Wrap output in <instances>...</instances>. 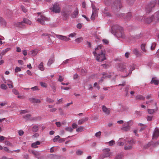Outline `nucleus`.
Segmentation results:
<instances>
[{"instance_id": "nucleus-1", "label": "nucleus", "mask_w": 159, "mask_h": 159, "mask_svg": "<svg viewBox=\"0 0 159 159\" xmlns=\"http://www.w3.org/2000/svg\"><path fill=\"white\" fill-rule=\"evenodd\" d=\"M117 69L120 71L126 73V75L124 76L125 77L130 75L132 71L135 69V67L134 64L129 65L125 63L119 64Z\"/></svg>"}, {"instance_id": "nucleus-2", "label": "nucleus", "mask_w": 159, "mask_h": 159, "mask_svg": "<svg viewBox=\"0 0 159 159\" xmlns=\"http://www.w3.org/2000/svg\"><path fill=\"white\" fill-rule=\"evenodd\" d=\"M102 46H98L95 49V51L93 53L96 57V60L98 62H102L106 59L105 51L102 49Z\"/></svg>"}, {"instance_id": "nucleus-3", "label": "nucleus", "mask_w": 159, "mask_h": 159, "mask_svg": "<svg viewBox=\"0 0 159 159\" xmlns=\"http://www.w3.org/2000/svg\"><path fill=\"white\" fill-rule=\"evenodd\" d=\"M146 23L149 24L152 21L155 22L159 21V10L156 12L153 15L149 16L145 20Z\"/></svg>"}, {"instance_id": "nucleus-4", "label": "nucleus", "mask_w": 159, "mask_h": 159, "mask_svg": "<svg viewBox=\"0 0 159 159\" xmlns=\"http://www.w3.org/2000/svg\"><path fill=\"white\" fill-rule=\"evenodd\" d=\"M112 9L115 11H119L122 7L120 0H115L111 5Z\"/></svg>"}, {"instance_id": "nucleus-5", "label": "nucleus", "mask_w": 159, "mask_h": 159, "mask_svg": "<svg viewBox=\"0 0 159 159\" xmlns=\"http://www.w3.org/2000/svg\"><path fill=\"white\" fill-rule=\"evenodd\" d=\"M133 122L132 120H130L127 122H125L122 127L120 128L121 130L125 131H128L130 129V127L133 124Z\"/></svg>"}, {"instance_id": "nucleus-6", "label": "nucleus", "mask_w": 159, "mask_h": 159, "mask_svg": "<svg viewBox=\"0 0 159 159\" xmlns=\"http://www.w3.org/2000/svg\"><path fill=\"white\" fill-rule=\"evenodd\" d=\"M149 105H154L155 107V108L153 109H148V112L150 114H153L154 113L156 112L157 110V103L155 102L153 100H151L150 101H147L146 102V104H149Z\"/></svg>"}, {"instance_id": "nucleus-7", "label": "nucleus", "mask_w": 159, "mask_h": 159, "mask_svg": "<svg viewBox=\"0 0 159 159\" xmlns=\"http://www.w3.org/2000/svg\"><path fill=\"white\" fill-rule=\"evenodd\" d=\"M157 2L156 1H153L151 2L147 6L145 11L147 13H149L153 10L154 7L156 5Z\"/></svg>"}, {"instance_id": "nucleus-8", "label": "nucleus", "mask_w": 159, "mask_h": 159, "mask_svg": "<svg viewBox=\"0 0 159 159\" xmlns=\"http://www.w3.org/2000/svg\"><path fill=\"white\" fill-rule=\"evenodd\" d=\"M103 153L101 158L102 159L106 157H110L112 156V152H110V149L106 148L102 150Z\"/></svg>"}, {"instance_id": "nucleus-9", "label": "nucleus", "mask_w": 159, "mask_h": 159, "mask_svg": "<svg viewBox=\"0 0 159 159\" xmlns=\"http://www.w3.org/2000/svg\"><path fill=\"white\" fill-rule=\"evenodd\" d=\"M38 14H39V15L37 21L39 23H40L42 25H44V21H47L49 20V18L45 17L43 15H41L40 13L39 12L38 13Z\"/></svg>"}, {"instance_id": "nucleus-10", "label": "nucleus", "mask_w": 159, "mask_h": 159, "mask_svg": "<svg viewBox=\"0 0 159 159\" xmlns=\"http://www.w3.org/2000/svg\"><path fill=\"white\" fill-rule=\"evenodd\" d=\"M52 11L56 13H58L60 12L61 11V8L58 3H56L53 5Z\"/></svg>"}, {"instance_id": "nucleus-11", "label": "nucleus", "mask_w": 159, "mask_h": 159, "mask_svg": "<svg viewBox=\"0 0 159 159\" xmlns=\"http://www.w3.org/2000/svg\"><path fill=\"white\" fill-rule=\"evenodd\" d=\"M116 35L118 38H121L124 39L125 37V35L124 34L123 28H120L119 30H117V32L115 33Z\"/></svg>"}, {"instance_id": "nucleus-12", "label": "nucleus", "mask_w": 159, "mask_h": 159, "mask_svg": "<svg viewBox=\"0 0 159 159\" xmlns=\"http://www.w3.org/2000/svg\"><path fill=\"white\" fill-rule=\"evenodd\" d=\"M70 11L67 10H63L62 12V15L63 17V20H66L69 17Z\"/></svg>"}, {"instance_id": "nucleus-13", "label": "nucleus", "mask_w": 159, "mask_h": 159, "mask_svg": "<svg viewBox=\"0 0 159 159\" xmlns=\"http://www.w3.org/2000/svg\"><path fill=\"white\" fill-rule=\"evenodd\" d=\"M120 28H122L118 25L117 24L114 25L111 27V30L112 32V33L113 34H115L117 32V30L120 29Z\"/></svg>"}, {"instance_id": "nucleus-14", "label": "nucleus", "mask_w": 159, "mask_h": 159, "mask_svg": "<svg viewBox=\"0 0 159 159\" xmlns=\"http://www.w3.org/2000/svg\"><path fill=\"white\" fill-rule=\"evenodd\" d=\"M131 14L130 13H127L125 15L123 13H121L120 16V17H122L126 20H130L131 17Z\"/></svg>"}, {"instance_id": "nucleus-15", "label": "nucleus", "mask_w": 159, "mask_h": 159, "mask_svg": "<svg viewBox=\"0 0 159 159\" xmlns=\"http://www.w3.org/2000/svg\"><path fill=\"white\" fill-rule=\"evenodd\" d=\"M56 36L58 39L64 41H67L70 40V38L61 35L56 34Z\"/></svg>"}, {"instance_id": "nucleus-16", "label": "nucleus", "mask_w": 159, "mask_h": 159, "mask_svg": "<svg viewBox=\"0 0 159 159\" xmlns=\"http://www.w3.org/2000/svg\"><path fill=\"white\" fill-rule=\"evenodd\" d=\"M159 135V131L157 128H156L153 132L152 139H157Z\"/></svg>"}, {"instance_id": "nucleus-17", "label": "nucleus", "mask_w": 159, "mask_h": 159, "mask_svg": "<svg viewBox=\"0 0 159 159\" xmlns=\"http://www.w3.org/2000/svg\"><path fill=\"white\" fill-rule=\"evenodd\" d=\"M30 153L32 154L37 158L40 159V153L37 151H35L34 150H31L30 152Z\"/></svg>"}, {"instance_id": "nucleus-18", "label": "nucleus", "mask_w": 159, "mask_h": 159, "mask_svg": "<svg viewBox=\"0 0 159 159\" xmlns=\"http://www.w3.org/2000/svg\"><path fill=\"white\" fill-rule=\"evenodd\" d=\"M102 111L107 115H109L110 113V109L107 108L104 105L102 106Z\"/></svg>"}, {"instance_id": "nucleus-19", "label": "nucleus", "mask_w": 159, "mask_h": 159, "mask_svg": "<svg viewBox=\"0 0 159 159\" xmlns=\"http://www.w3.org/2000/svg\"><path fill=\"white\" fill-rule=\"evenodd\" d=\"M29 100L30 102L32 103H40L41 102V101L40 99H37L33 97L30 98Z\"/></svg>"}, {"instance_id": "nucleus-20", "label": "nucleus", "mask_w": 159, "mask_h": 159, "mask_svg": "<svg viewBox=\"0 0 159 159\" xmlns=\"http://www.w3.org/2000/svg\"><path fill=\"white\" fill-rule=\"evenodd\" d=\"M102 75H103V76L102 77H101V80H100L99 81V83L102 82L103 81L105 77L110 78L111 77V75H107L106 72H103L102 73Z\"/></svg>"}, {"instance_id": "nucleus-21", "label": "nucleus", "mask_w": 159, "mask_h": 159, "mask_svg": "<svg viewBox=\"0 0 159 159\" xmlns=\"http://www.w3.org/2000/svg\"><path fill=\"white\" fill-rule=\"evenodd\" d=\"M78 14V10L77 8L74 11V12L71 15V17L73 18H75L77 17Z\"/></svg>"}, {"instance_id": "nucleus-22", "label": "nucleus", "mask_w": 159, "mask_h": 159, "mask_svg": "<svg viewBox=\"0 0 159 159\" xmlns=\"http://www.w3.org/2000/svg\"><path fill=\"white\" fill-rule=\"evenodd\" d=\"M41 144V142L39 141H37L32 143L31 147L34 148H37L38 147V146Z\"/></svg>"}, {"instance_id": "nucleus-23", "label": "nucleus", "mask_w": 159, "mask_h": 159, "mask_svg": "<svg viewBox=\"0 0 159 159\" xmlns=\"http://www.w3.org/2000/svg\"><path fill=\"white\" fill-rule=\"evenodd\" d=\"M38 52V50L34 49L30 51V52L29 53V54L32 56H35L37 54Z\"/></svg>"}, {"instance_id": "nucleus-24", "label": "nucleus", "mask_w": 159, "mask_h": 159, "mask_svg": "<svg viewBox=\"0 0 159 159\" xmlns=\"http://www.w3.org/2000/svg\"><path fill=\"white\" fill-rule=\"evenodd\" d=\"M133 53L137 57H139L141 56V53L139 52V50L135 48L133 50Z\"/></svg>"}, {"instance_id": "nucleus-25", "label": "nucleus", "mask_w": 159, "mask_h": 159, "mask_svg": "<svg viewBox=\"0 0 159 159\" xmlns=\"http://www.w3.org/2000/svg\"><path fill=\"white\" fill-rule=\"evenodd\" d=\"M88 120V117H85V118L81 119L78 121V124L79 125H81L85 122L87 121Z\"/></svg>"}, {"instance_id": "nucleus-26", "label": "nucleus", "mask_w": 159, "mask_h": 159, "mask_svg": "<svg viewBox=\"0 0 159 159\" xmlns=\"http://www.w3.org/2000/svg\"><path fill=\"white\" fill-rule=\"evenodd\" d=\"M146 46V44L145 43H142L140 46L141 48L144 52H147V50L145 48Z\"/></svg>"}, {"instance_id": "nucleus-27", "label": "nucleus", "mask_w": 159, "mask_h": 159, "mask_svg": "<svg viewBox=\"0 0 159 159\" xmlns=\"http://www.w3.org/2000/svg\"><path fill=\"white\" fill-rule=\"evenodd\" d=\"M54 61V57H52L49 58L47 63L48 66H50Z\"/></svg>"}, {"instance_id": "nucleus-28", "label": "nucleus", "mask_w": 159, "mask_h": 159, "mask_svg": "<svg viewBox=\"0 0 159 159\" xmlns=\"http://www.w3.org/2000/svg\"><path fill=\"white\" fill-rule=\"evenodd\" d=\"M92 7L93 8L92 14L94 13V15L97 16V11L96 8H95L94 6H92Z\"/></svg>"}, {"instance_id": "nucleus-29", "label": "nucleus", "mask_w": 159, "mask_h": 159, "mask_svg": "<svg viewBox=\"0 0 159 159\" xmlns=\"http://www.w3.org/2000/svg\"><path fill=\"white\" fill-rule=\"evenodd\" d=\"M39 69L43 71L44 70V69L43 66V63L41 62L38 66Z\"/></svg>"}, {"instance_id": "nucleus-30", "label": "nucleus", "mask_w": 159, "mask_h": 159, "mask_svg": "<svg viewBox=\"0 0 159 159\" xmlns=\"http://www.w3.org/2000/svg\"><path fill=\"white\" fill-rule=\"evenodd\" d=\"M22 22L23 23H24L29 25L31 24V22L28 19L26 18L24 19Z\"/></svg>"}, {"instance_id": "nucleus-31", "label": "nucleus", "mask_w": 159, "mask_h": 159, "mask_svg": "<svg viewBox=\"0 0 159 159\" xmlns=\"http://www.w3.org/2000/svg\"><path fill=\"white\" fill-rule=\"evenodd\" d=\"M10 50V48H8L5 49L4 50H3L2 51V52L1 53V54L2 56L6 54V53L8 51H9Z\"/></svg>"}, {"instance_id": "nucleus-32", "label": "nucleus", "mask_w": 159, "mask_h": 159, "mask_svg": "<svg viewBox=\"0 0 159 159\" xmlns=\"http://www.w3.org/2000/svg\"><path fill=\"white\" fill-rule=\"evenodd\" d=\"M31 115L30 114H27L23 116V118L26 120H30Z\"/></svg>"}, {"instance_id": "nucleus-33", "label": "nucleus", "mask_w": 159, "mask_h": 159, "mask_svg": "<svg viewBox=\"0 0 159 159\" xmlns=\"http://www.w3.org/2000/svg\"><path fill=\"white\" fill-rule=\"evenodd\" d=\"M15 25L17 27H21L23 25V22H21L16 23H15Z\"/></svg>"}, {"instance_id": "nucleus-34", "label": "nucleus", "mask_w": 159, "mask_h": 159, "mask_svg": "<svg viewBox=\"0 0 159 159\" xmlns=\"http://www.w3.org/2000/svg\"><path fill=\"white\" fill-rule=\"evenodd\" d=\"M151 83L154 84L155 85H157L159 83V81L157 80L152 79L151 81Z\"/></svg>"}, {"instance_id": "nucleus-35", "label": "nucleus", "mask_w": 159, "mask_h": 159, "mask_svg": "<svg viewBox=\"0 0 159 159\" xmlns=\"http://www.w3.org/2000/svg\"><path fill=\"white\" fill-rule=\"evenodd\" d=\"M136 99L138 100H143L144 99V97L141 95H138L136 97Z\"/></svg>"}, {"instance_id": "nucleus-36", "label": "nucleus", "mask_w": 159, "mask_h": 159, "mask_svg": "<svg viewBox=\"0 0 159 159\" xmlns=\"http://www.w3.org/2000/svg\"><path fill=\"white\" fill-rule=\"evenodd\" d=\"M123 155L121 154L117 155L115 157V159H122Z\"/></svg>"}, {"instance_id": "nucleus-37", "label": "nucleus", "mask_w": 159, "mask_h": 159, "mask_svg": "<svg viewBox=\"0 0 159 159\" xmlns=\"http://www.w3.org/2000/svg\"><path fill=\"white\" fill-rule=\"evenodd\" d=\"M38 127L37 125H35L33 126L32 130L34 132H36L38 130Z\"/></svg>"}, {"instance_id": "nucleus-38", "label": "nucleus", "mask_w": 159, "mask_h": 159, "mask_svg": "<svg viewBox=\"0 0 159 159\" xmlns=\"http://www.w3.org/2000/svg\"><path fill=\"white\" fill-rule=\"evenodd\" d=\"M142 36V34L141 33H140L139 34L135 35L134 38L135 39H138L140 38Z\"/></svg>"}, {"instance_id": "nucleus-39", "label": "nucleus", "mask_w": 159, "mask_h": 159, "mask_svg": "<svg viewBox=\"0 0 159 159\" xmlns=\"http://www.w3.org/2000/svg\"><path fill=\"white\" fill-rule=\"evenodd\" d=\"M0 24L6 25V22L5 20L2 18L0 17Z\"/></svg>"}, {"instance_id": "nucleus-40", "label": "nucleus", "mask_w": 159, "mask_h": 159, "mask_svg": "<svg viewBox=\"0 0 159 159\" xmlns=\"http://www.w3.org/2000/svg\"><path fill=\"white\" fill-rule=\"evenodd\" d=\"M84 128V127L83 126H80L76 129V131L77 132H82Z\"/></svg>"}, {"instance_id": "nucleus-41", "label": "nucleus", "mask_w": 159, "mask_h": 159, "mask_svg": "<svg viewBox=\"0 0 159 159\" xmlns=\"http://www.w3.org/2000/svg\"><path fill=\"white\" fill-rule=\"evenodd\" d=\"M83 40L82 37H80L76 39L75 40V41L77 43L81 42Z\"/></svg>"}, {"instance_id": "nucleus-42", "label": "nucleus", "mask_w": 159, "mask_h": 159, "mask_svg": "<svg viewBox=\"0 0 159 159\" xmlns=\"http://www.w3.org/2000/svg\"><path fill=\"white\" fill-rule=\"evenodd\" d=\"M65 130L70 132H72L73 131V129L71 127H67L65 128Z\"/></svg>"}, {"instance_id": "nucleus-43", "label": "nucleus", "mask_w": 159, "mask_h": 159, "mask_svg": "<svg viewBox=\"0 0 159 159\" xmlns=\"http://www.w3.org/2000/svg\"><path fill=\"white\" fill-rule=\"evenodd\" d=\"M71 59H67L63 61L61 65H64L66 64L69 62L70 61Z\"/></svg>"}, {"instance_id": "nucleus-44", "label": "nucleus", "mask_w": 159, "mask_h": 159, "mask_svg": "<svg viewBox=\"0 0 159 159\" xmlns=\"http://www.w3.org/2000/svg\"><path fill=\"white\" fill-rule=\"evenodd\" d=\"M132 147L131 145H129L128 146H125L124 147V149L125 150L131 149L132 148Z\"/></svg>"}, {"instance_id": "nucleus-45", "label": "nucleus", "mask_w": 159, "mask_h": 159, "mask_svg": "<svg viewBox=\"0 0 159 159\" xmlns=\"http://www.w3.org/2000/svg\"><path fill=\"white\" fill-rule=\"evenodd\" d=\"M20 114H21L28 113L29 111L27 110H21L20 111Z\"/></svg>"}, {"instance_id": "nucleus-46", "label": "nucleus", "mask_w": 159, "mask_h": 159, "mask_svg": "<svg viewBox=\"0 0 159 159\" xmlns=\"http://www.w3.org/2000/svg\"><path fill=\"white\" fill-rule=\"evenodd\" d=\"M60 136L59 135L56 136L53 139V141L54 142H56L57 141L58 139L60 138Z\"/></svg>"}, {"instance_id": "nucleus-47", "label": "nucleus", "mask_w": 159, "mask_h": 159, "mask_svg": "<svg viewBox=\"0 0 159 159\" xmlns=\"http://www.w3.org/2000/svg\"><path fill=\"white\" fill-rule=\"evenodd\" d=\"M148 66L151 68H153V66H154L153 64L151 62H149L147 64Z\"/></svg>"}, {"instance_id": "nucleus-48", "label": "nucleus", "mask_w": 159, "mask_h": 159, "mask_svg": "<svg viewBox=\"0 0 159 159\" xmlns=\"http://www.w3.org/2000/svg\"><path fill=\"white\" fill-rule=\"evenodd\" d=\"M156 44L154 43H153L152 44V45L151 47V49L152 50H154L156 46Z\"/></svg>"}, {"instance_id": "nucleus-49", "label": "nucleus", "mask_w": 159, "mask_h": 159, "mask_svg": "<svg viewBox=\"0 0 159 159\" xmlns=\"http://www.w3.org/2000/svg\"><path fill=\"white\" fill-rule=\"evenodd\" d=\"M5 83L7 84L9 88H12L13 87L12 82L11 83L9 84V83H7V82H5Z\"/></svg>"}, {"instance_id": "nucleus-50", "label": "nucleus", "mask_w": 159, "mask_h": 159, "mask_svg": "<svg viewBox=\"0 0 159 159\" xmlns=\"http://www.w3.org/2000/svg\"><path fill=\"white\" fill-rule=\"evenodd\" d=\"M46 101L49 103L52 102H54V101L52 100L51 98H47L46 99Z\"/></svg>"}, {"instance_id": "nucleus-51", "label": "nucleus", "mask_w": 159, "mask_h": 159, "mask_svg": "<svg viewBox=\"0 0 159 159\" xmlns=\"http://www.w3.org/2000/svg\"><path fill=\"white\" fill-rule=\"evenodd\" d=\"M20 7L21 10L23 11L24 12L26 13L27 11V10L22 5Z\"/></svg>"}, {"instance_id": "nucleus-52", "label": "nucleus", "mask_w": 159, "mask_h": 159, "mask_svg": "<svg viewBox=\"0 0 159 159\" xmlns=\"http://www.w3.org/2000/svg\"><path fill=\"white\" fill-rule=\"evenodd\" d=\"M15 72H17L20 71L21 70V69L20 68L18 67H16L15 69Z\"/></svg>"}, {"instance_id": "nucleus-53", "label": "nucleus", "mask_w": 159, "mask_h": 159, "mask_svg": "<svg viewBox=\"0 0 159 159\" xmlns=\"http://www.w3.org/2000/svg\"><path fill=\"white\" fill-rule=\"evenodd\" d=\"M1 89H7V86L6 85L4 84H2L1 85Z\"/></svg>"}, {"instance_id": "nucleus-54", "label": "nucleus", "mask_w": 159, "mask_h": 159, "mask_svg": "<svg viewBox=\"0 0 159 159\" xmlns=\"http://www.w3.org/2000/svg\"><path fill=\"white\" fill-rule=\"evenodd\" d=\"M115 143V141L113 140H112L108 142L109 145L110 146H112Z\"/></svg>"}, {"instance_id": "nucleus-55", "label": "nucleus", "mask_w": 159, "mask_h": 159, "mask_svg": "<svg viewBox=\"0 0 159 159\" xmlns=\"http://www.w3.org/2000/svg\"><path fill=\"white\" fill-rule=\"evenodd\" d=\"M33 91L38 90L39 89L37 86H35L33 87H32L31 88Z\"/></svg>"}, {"instance_id": "nucleus-56", "label": "nucleus", "mask_w": 159, "mask_h": 159, "mask_svg": "<svg viewBox=\"0 0 159 159\" xmlns=\"http://www.w3.org/2000/svg\"><path fill=\"white\" fill-rule=\"evenodd\" d=\"M7 101L3 102L1 103H0V105L2 107L6 105H7Z\"/></svg>"}, {"instance_id": "nucleus-57", "label": "nucleus", "mask_w": 159, "mask_h": 159, "mask_svg": "<svg viewBox=\"0 0 159 159\" xmlns=\"http://www.w3.org/2000/svg\"><path fill=\"white\" fill-rule=\"evenodd\" d=\"M129 88V86H127V87L125 88V92L126 93V95H127L128 94Z\"/></svg>"}, {"instance_id": "nucleus-58", "label": "nucleus", "mask_w": 159, "mask_h": 159, "mask_svg": "<svg viewBox=\"0 0 159 159\" xmlns=\"http://www.w3.org/2000/svg\"><path fill=\"white\" fill-rule=\"evenodd\" d=\"M38 117H30V118L29 120L31 121H34L37 120Z\"/></svg>"}, {"instance_id": "nucleus-59", "label": "nucleus", "mask_w": 159, "mask_h": 159, "mask_svg": "<svg viewBox=\"0 0 159 159\" xmlns=\"http://www.w3.org/2000/svg\"><path fill=\"white\" fill-rule=\"evenodd\" d=\"M2 80H3L4 82V83H5V82H7V83L11 84V83L12 82V81H11L10 80H4V78L3 76H2Z\"/></svg>"}, {"instance_id": "nucleus-60", "label": "nucleus", "mask_w": 159, "mask_h": 159, "mask_svg": "<svg viewBox=\"0 0 159 159\" xmlns=\"http://www.w3.org/2000/svg\"><path fill=\"white\" fill-rule=\"evenodd\" d=\"M135 114L139 116L142 115V112L140 111H135Z\"/></svg>"}, {"instance_id": "nucleus-61", "label": "nucleus", "mask_w": 159, "mask_h": 159, "mask_svg": "<svg viewBox=\"0 0 159 159\" xmlns=\"http://www.w3.org/2000/svg\"><path fill=\"white\" fill-rule=\"evenodd\" d=\"M57 157V156L55 155L51 154L50 155V158L52 159H55Z\"/></svg>"}, {"instance_id": "nucleus-62", "label": "nucleus", "mask_w": 159, "mask_h": 159, "mask_svg": "<svg viewBox=\"0 0 159 159\" xmlns=\"http://www.w3.org/2000/svg\"><path fill=\"white\" fill-rule=\"evenodd\" d=\"M40 84L42 87H44L45 88L47 87V84L45 83L41 82L40 83Z\"/></svg>"}, {"instance_id": "nucleus-63", "label": "nucleus", "mask_w": 159, "mask_h": 159, "mask_svg": "<svg viewBox=\"0 0 159 159\" xmlns=\"http://www.w3.org/2000/svg\"><path fill=\"white\" fill-rule=\"evenodd\" d=\"M83 152L81 150H78L76 151V153L77 155H81L83 153Z\"/></svg>"}, {"instance_id": "nucleus-64", "label": "nucleus", "mask_w": 159, "mask_h": 159, "mask_svg": "<svg viewBox=\"0 0 159 159\" xmlns=\"http://www.w3.org/2000/svg\"><path fill=\"white\" fill-rule=\"evenodd\" d=\"M64 78L61 75H59V79L58 81L60 82H62Z\"/></svg>"}]
</instances>
